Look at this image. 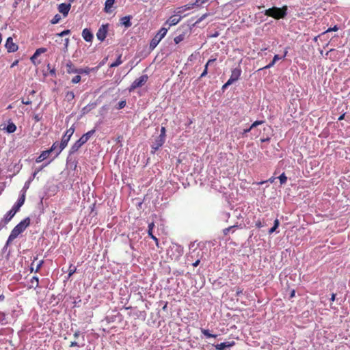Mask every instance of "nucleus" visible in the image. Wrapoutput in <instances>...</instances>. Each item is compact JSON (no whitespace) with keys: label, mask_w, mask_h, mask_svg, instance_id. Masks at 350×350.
I'll list each match as a JSON object with an SVG mask.
<instances>
[{"label":"nucleus","mask_w":350,"mask_h":350,"mask_svg":"<svg viewBox=\"0 0 350 350\" xmlns=\"http://www.w3.org/2000/svg\"><path fill=\"white\" fill-rule=\"evenodd\" d=\"M241 75V69L240 67L234 68L231 71V75L229 78V81L232 83L237 81Z\"/></svg>","instance_id":"obj_9"},{"label":"nucleus","mask_w":350,"mask_h":350,"mask_svg":"<svg viewBox=\"0 0 350 350\" xmlns=\"http://www.w3.org/2000/svg\"><path fill=\"white\" fill-rule=\"evenodd\" d=\"M70 139V138L68 136H66L65 135L62 136L61 142L59 143V148L56 152V155H55V157H57L60 152L67 146Z\"/></svg>","instance_id":"obj_10"},{"label":"nucleus","mask_w":350,"mask_h":350,"mask_svg":"<svg viewBox=\"0 0 350 350\" xmlns=\"http://www.w3.org/2000/svg\"><path fill=\"white\" fill-rule=\"evenodd\" d=\"M39 286V279L37 276H33L29 282L28 289L36 288Z\"/></svg>","instance_id":"obj_16"},{"label":"nucleus","mask_w":350,"mask_h":350,"mask_svg":"<svg viewBox=\"0 0 350 350\" xmlns=\"http://www.w3.org/2000/svg\"><path fill=\"white\" fill-rule=\"evenodd\" d=\"M208 1V0H196V1L193 3V5H195L196 7H199L206 3Z\"/></svg>","instance_id":"obj_44"},{"label":"nucleus","mask_w":350,"mask_h":350,"mask_svg":"<svg viewBox=\"0 0 350 350\" xmlns=\"http://www.w3.org/2000/svg\"><path fill=\"white\" fill-rule=\"evenodd\" d=\"M41 171V169H37L35 170L33 174H32V176L30 178H31V180L36 177V174Z\"/></svg>","instance_id":"obj_62"},{"label":"nucleus","mask_w":350,"mask_h":350,"mask_svg":"<svg viewBox=\"0 0 350 350\" xmlns=\"http://www.w3.org/2000/svg\"><path fill=\"white\" fill-rule=\"evenodd\" d=\"M22 103L26 105L31 104V100L29 98L27 99H23Z\"/></svg>","instance_id":"obj_54"},{"label":"nucleus","mask_w":350,"mask_h":350,"mask_svg":"<svg viewBox=\"0 0 350 350\" xmlns=\"http://www.w3.org/2000/svg\"><path fill=\"white\" fill-rule=\"evenodd\" d=\"M154 227V224L153 222H151L148 224V234L150 237V238L156 242V244L158 245V239L154 235H153L152 230Z\"/></svg>","instance_id":"obj_22"},{"label":"nucleus","mask_w":350,"mask_h":350,"mask_svg":"<svg viewBox=\"0 0 350 350\" xmlns=\"http://www.w3.org/2000/svg\"><path fill=\"white\" fill-rule=\"evenodd\" d=\"M275 179H276V178H275V177L272 176V177H271L270 178H269L266 182H269V183H274V181H275Z\"/></svg>","instance_id":"obj_64"},{"label":"nucleus","mask_w":350,"mask_h":350,"mask_svg":"<svg viewBox=\"0 0 350 350\" xmlns=\"http://www.w3.org/2000/svg\"><path fill=\"white\" fill-rule=\"evenodd\" d=\"M338 26H337V25H335V26H334V27H332V28H329L328 29H327V31H325V33H327V32H330V31H338Z\"/></svg>","instance_id":"obj_57"},{"label":"nucleus","mask_w":350,"mask_h":350,"mask_svg":"<svg viewBox=\"0 0 350 350\" xmlns=\"http://www.w3.org/2000/svg\"><path fill=\"white\" fill-rule=\"evenodd\" d=\"M196 5H193V3H191V4H187V5L182 6V8L185 12V11H187V10H189L193 8Z\"/></svg>","instance_id":"obj_43"},{"label":"nucleus","mask_w":350,"mask_h":350,"mask_svg":"<svg viewBox=\"0 0 350 350\" xmlns=\"http://www.w3.org/2000/svg\"><path fill=\"white\" fill-rule=\"evenodd\" d=\"M115 0H107L105 3V12L107 13L111 12V8H112Z\"/></svg>","instance_id":"obj_25"},{"label":"nucleus","mask_w":350,"mask_h":350,"mask_svg":"<svg viewBox=\"0 0 350 350\" xmlns=\"http://www.w3.org/2000/svg\"><path fill=\"white\" fill-rule=\"evenodd\" d=\"M65 43H64V51H66L68 50V44H69V38H66L65 39Z\"/></svg>","instance_id":"obj_56"},{"label":"nucleus","mask_w":350,"mask_h":350,"mask_svg":"<svg viewBox=\"0 0 350 350\" xmlns=\"http://www.w3.org/2000/svg\"><path fill=\"white\" fill-rule=\"evenodd\" d=\"M234 344L235 342L234 341H227L219 344L213 345V346L217 350H225L228 347H232L234 345Z\"/></svg>","instance_id":"obj_13"},{"label":"nucleus","mask_w":350,"mask_h":350,"mask_svg":"<svg viewBox=\"0 0 350 350\" xmlns=\"http://www.w3.org/2000/svg\"><path fill=\"white\" fill-rule=\"evenodd\" d=\"M182 18L183 16H178V15L174 14L168 18L166 21V24H168L170 26L176 25L180 21Z\"/></svg>","instance_id":"obj_15"},{"label":"nucleus","mask_w":350,"mask_h":350,"mask_svg":"<svg viewBox=\"0 0 350 350\" xmlns=\"http://www.w3.org/2000/svg\"><path fill=\"white\" fill-rule=\"evenodd\" d=\"M46 51V48H39L38 49L34 54L31 57V61L32 62V63L33 64H36V62H35V59L39 57V55L41 54V53H44Z\"/></svg>","instance_id":"obj_18"},{"label":"nucleus","mask_w":350,"mask_h":350,"mask_svg":"<svg viewBox=\"0 0 350 350\" xmlns=\"http://www.w3.org/2000/svg\"><path fill=\"white\" fill-rule=\"evenodd\" d=\"M215 60H216V59H210L208 60V62H206V64L204 66V69L203 72L200 75V78L204 77L207 75L208 66L211 65V64H213Z\"/></svg>","instance_id":"obj_23"},{"label":"nucleus","mask_w":350,"mask_h":350,"mask_svg":"<svg viewBox=\"0 0 350 350\" xmlns=\"http://www.w3.org/2000/svg\"><path fill=\"white\" fill-rule=\"evenodd\" d=\"M185 35L184 33L180 34L176 36L174 39V41L176 44H179L185 39Z\"/></svg>","instance_id":"obj_33"},{"label":"nucleus","mask_w":350,"mask_h":350,"mask_svg":"<svg viewBox=\"0 0 350 350\" xmlns=\"http://www.w3.org/2000/svg\"><path fill=\"white\" fill-rule=\"evenodd\" d=\"M279 225H280L279 220L278 219H275L273 226L269 229V234L273 233L276 230V229L278 228Z\"/></svg>","instance_id":"obj_31"},{"label":"nucleus","mask_w":350,"mask_h":350,"mask_svg":"<svg viewBox=\"0 0 350 350\" xmlns=\"http://www.w3.org/2000/svg\"><path fill=\"white\" fill-rule=\"evenodd\" d=\"M66 100L70 102L75 98V94L72 91H69L66 94Z\"/></svg>","instance_id":"obj_37"},{"label":"nucleus","mask_w":350,"mask_h":350,"mask_svg":"<svg viewBox=\"0 0 350 350\" xmlns=\"http://www.w3.org/2000/svg\"><path fill=\"white\" fill-rule=\"evenodd\" d=\"M30 225V219L29 217L25 218L19 224H18L11 231V239H16L17 237L25 230V229Z\"/></svg>","instance_id":"obj_2"},{"label":"nucleus","mask_w":350,"mask_h":350,"mask_svg":"<svg viewBox=\"0 0 350 350\" xmlns=\"http://www.w3.org/2000/svg\"><path fill=\"white\" fill-rule=\"evenodd\" d=\"M84 345H85L84 343H83L82 345H79L77 342L72 341V342H70V347H83Z\"/></svg>","instance_id":"obj_51"},{"label":"nucleus","mask_w":350,"mask_h":350,"mask_svg":"<svg viewBox=\"0 0 350 350\" xmlns=\"http://www.w3.org/2000/svg\"><path fill=\"white\" fill-rule=\"evenodd\" d=\"M275 63L273 62V61L272 60L268 65H267L266 66H265L263 68L265 69H268V68H271L272 66H274Z\"/></svg>","instance_id":"obj_60"},{"label":"nucleus","mask_w":350,"mask_h":350,"mask_svg":"<svg viewBox=\"0 0 350 350\" xmlns=\"http://www.w3.org/2000/svg\"><path fill=\"white\" fill-rule=\"evenodd\" d=\"M76 271L77 268L71 265L68 269V276L70 277L72 275L76 272Z\"/></svg>","instance_id":"obj_42"},{"label":"nucleus","mask_w":350,"mask_h":350,"mask_svg":"<svg viewBox=\"0 0 350 350\" xmlns=\"http://www.w3.org/2000/svg\"><path fill=\"white\" fill-rule=\"evenodd\" d=\"M31 182V178H29V180H27L24 185L23 190H26L29 188V184Z\"/></svg>","instance_id":"obj_55"},{"label":"nucleus","mask_w":350,"mask_h":350,"mask_svg":"<svg viewBox=\"0 0 350 350\" xmlns=\"http://www.w3.org/2000/svg\"><path fill=\"white\" fill-rule=\"evenodd\" d=\"M86 143L83 138L81 137L71 146L69 150V155L67 158V161H70L71 159V155L77 152L79 149Z\"/></svg>","instance_id":"obj_5"},{"label":"nucleus","mask_w":350,"mask_h":350,"mask_svg":"<svg viewBox=\"0 0 350 350\" xmlns=\"http://www.w3.org/2000/svg\"><path fill=\"white\" fill-rule=\"evenodd\" d=\"M96 103H90V104L87 105L86 106H85L82 109L81 112L83 114H86L88 112H90L91 110L94 109L96 107Z\"/></svg>","instance_id":"obj_24"},{"label":"nucleus","mask_w":350,"mask_h":350,"mask_svg":"<svg viewBox=\"0 0 350 350\" xmlns=\"http://www.w3.org/2000/svg\"><path fill=\"white\" fill-rule=\"evenodd\" d=\"M122 63V61L121 60V55H120L118 56V57L117 58V59L110 65V67L113 68V67L118 66Z\"/></svg>","instance_id":"obj_35"},{"label":"nucleus","mask_w":350,"mask_h":350,"mask_svg":"<svg viewBox=\"0 0 350 350\" xmlns=\"http://www.w3.org/2000/svg\"><path fill=\"white\" fill-rule=\"evenodd\" d=\"M59 142H55L53 143V144L52 145L51 148L49 149L48 150L50 151L51 153L52 152H55L56 153L57 150H58V148H59Z\"/></svg>","instance_id":"obj_32"},{"label":"nucleus","mask_w":350,"mask_h":350,"mask_svg":"<svg viewBox=\"0 0 350 350\" xmlns=\"http://www.w3.org/2000/svg\"><path fill=\"white\" fill-rule=\"evenodd\" d=\"M95 132H96V130L92 129L91 131H89L86 133L83 134L81 136V137L83 138L84 140L87 142L92 137V136L95 133Z\"/></svg>","instance_id":"obj_28"},{"label":"nucleus","mask_w":350,"mask_h":350,"mask_svg":"<svg viewBox=\"0 0 350 350\" xmlns=\"http://www.w3.org/2000/svg\"><path fill=\"white\" fill-rule=\"evenodd\" d=\"M185 12V10H183L182 6L177 8V10L175 11V14L178 15V16H182L181 14Z\"/></svg>","instance_id":"obj_50"},{"label":"nucleus","mask_w":350,"mask_h":350,"mask_svg":"<svg viewBox=\"0 0 350 350\" xmlns=\"http://www.w3.org/2000/svg\"><path fill=\"white\" fill-rule=\"evenodd\" d=\"M148 77L147 75H144L136 79L129 88L130 92L134 91L137 88L142 87L148 81Z\"/></svg>","instance_id":"obj_4"},{"label":"nucleus","mask_w":350,"mask_h":350,"mask_svg":"<svg viewBox=\"0 0 350 350\" xmlns=\"http://www.w3.org/2000/svg\"><path fill=\"white\" fill-rule=\"evenodd\" d=\"M7 323H8V321L6 320L5 313L0 312V324L5 325Z\"/></svg>","instance_id":"obj_36"},{"label":"nucleus","mask_w":350,"mask_h":350,"mask_svg":"<svg viewBox=\"0 0 350 350\" xmlns=\"http://www.w3.org/2000/svg\"><path fill=\"white\" fill-rule=\"evenodd\" d=\"M66 72L68 74H77L78 68H75V66L70 61H68L66 65Z\"/></svg>","instance_id":"obj_19"},{"label":"nucleus","mask_w":350,"mask_h":350,"mask_svg":"<svg viewBox=\"0 0 350 350\" xmlns=\"http://www.w3.org/2000/svg\"><path fill=\"white\" fill-rule=\"evenodd\" d=\"M165 139L158 135L156 136L154 139V141L151 144V153L154 154L155 152L159 150L165 143Z\"/></svg>","instance_id":"obj_6"},{"label":"nucleus","mask_w":350,"mask_h":350,"mask_svg":"<svg viewBox=\"0 0 350 350\" xmlns=\"http://www.w3.org/2000/svg\"><path fill=\"white\" fill-rule=\"evenodd\" d=\"M232 84V83L231 81H230L229 80H228L227 82L222 86V89L225 90Z\"/></svg>","instance_id":"obj_58"},{"label":"nucleus","mask_w":350,"mask_h":350,"mask_svg":"<svg viewBox=\"0 0 350 350\" xmlns=\"http://www.w3.org/2000/svg\"><path fill=\"white\" fill-rule=\"evenodd\" d=\"M237 225H233V226H230V227H228V228H224V229L223 230V234H224L225 236H226V235H228V233H229V232H234V228H237Z\"/></svg>","instance_id":"obj_29"},{"label":"nucleus","mask_w":350,"mask_h":350,"mask_svg":"<svg viewBox=\"0 0 350 350\" xmlns=\"http://www.w3.org/2000/svg\"><path fill=\"white\" fill-rule=\"evenodd\" d=\"M5 47L8 53H14L18 49V45L13 42L12 37L7 38Z\"/></svg>","instance_id":"obj_8"},{"label":"nucleus","mask_w":350,"mask_h":350,"mask_svg":"<svg viewBox=\"0 0 350 350\" xmlns=\"http://www.w3.org/2000/svg\"><path fill=\"white\" fill-rule=\"evenodd\" d=\"M70 30L66 29V30H64V31H62V32H60L59 33H57V36H59V37H64L65 36H67V35L70 34Z\"/></svg>","instance_id":"obj_45"},{"label":"nucleus","mask_w":350,"mask_h":350,"mask_svg":"<svg viewBox=\"0 0 350 350\" xmlns=\"http://www.w3.org/2000/svg\"><path fill=\"white\" fill-rule=\"evenodd\" d=\"M287 53H288V51L286 50V51H284V55H283L282 57H280V56H279L278 55H274V57H273V62H275V63L277 61H278V60H280V59H282V58H284V57L286 56Z\"/></svg>","instance_id":"obj_40"},{"label":"nucleus","mask_w":350,"mask_h":350,"mask_svg":"<svg viewBox=\"0 0 350 350\" xmlns=\"http://www.w3.org/2000/svg\"><path fill=\"white\" fill-rule=\"evenodd\" d=\"M200 262V258H198L193 263V267H197L198 265H199Z\"/></svg>","instance_id":"obj_63"},{"label":"nucleus","mask_w":350,"mask_h":350,"mask_svg":"<svg viewBox=\"0 0 350 350\" xmlns=\"http://www.w3.org/2000/svg\"><path fill=\"white\" fill-rule=\"evenodd\" d=\"M60 20H61V16L59 14H56L52 18L51 23L52 24H57V23H58L59 22Z\"/></svg>","instance_id":"obj_41"},{"label":"nucleus","mask_w":350,"mask_h":350,"mask_svg":"<svg viewBox=\"0 0 350 350\" xmlns=\"http://www.w3.org/2000/svg\"><path fill=\"white\" fill-rule=\"evenodd\" d=\"M82 37L86 42H91L94 36L89 29L85 28L82 31Z\"/></svg>","instance_id":"obj_14"},{"label":"nucleus","mask_w":350,"mask_h":350,"mask_svg":"<svg viewBox=\"0 0 350 350\" xmlns=\"http://www.w3.org/2000/svg\"><path fill=\"white\" fill-rule=\"evenodd\" d=\"M25 193L24 192L19 197L17 202L14 204V206H12V208L11 209H12L14 211L17 213L19 211L20 208L23 205V204L25 202Z\"/></svg>","instance_id":"obj_11"},{"label":"nucleus","mask_w":350,"mask_h":350,"mask_svg":"<svg viewBox=\"0 0 350 350\" xmlns=\"http://www.w3.org/2000/svg\"><path fill=\"white\" fill-rule=\"evenodd\" d=\"M252 129H250V126L249 128H247V129H244V130L243 131L242 133H241V134H242V135H243V136L246 135V134H247V133H249Z\"/></svg>","instance_id":"obj_61"},{"label":"nucleus","mask_w":350,"mask_h":350,"mask_svg":"<svg viewBox=\"0 0 350 350\" xmlns=\"http://www.w3.org/2000/svg\"><path fill=\"white\" fill-rule=\"evenodd\" d=\"M3 129L8 133H13L16 130V126L13 122H9L8 126Z\"/></svg>","instance_id":"obj_27"},{"label":"nucleus","mask_w":350,"mask_h":350,"mask_svg":"<svg viewBox=\"0 0 350 350\" xmlns=\"http://www.w3.org/2000/svg\"><path fill=\"white\" fill-rule=\"evenodd\" d=\"M11 238H12V234H10L9 237H8V240L6 241V243L5 245V247H8V245L10 244V243L15 239H11Z\"/></svg>","instance_id":"obj_53"},{"label":"nucleus","mask_w":350,"mask_h":350,"mask_svg":"<svg viewBox=\"0 0 350 350\" xmlns=\"http://www.w3.org/2000/svg\"><path fill=\"white\" fill-rule=\"evenodd\" d=\"M16 213L15 211L11 209L7 213L4 218L1 221H3V225L5 226L12 219Z\"/></svg>","instance_id":"obj_17"},{"label":"nucleus","mask_w":350,"mask_h":350,"mask_svg":"<svg viewBox=\"0 0 350 350\" xmlns=\"http://www.w3.org/2000/svg\"><path fill=\"white\" fill-rule=\"evenodd\" d=\"M75 132V127L72 126L70 129H67L65 132L64 135L66 136H68V137L71 138L72 135H73Z\"/></svg>","instance_id":"obj_38"},{"label":"nucleus","mask_w":350,"mask_h":350,"mask_svg":"<svg viewBox=\"0 0 350 350\" xmlns=\"http://www.w3.org/2000/svg\"><path fill=\"white\" fill-rule=\"evenodd\" d=\"M167 29L162 27L154 36L150 42V49L153 50L158 45L160 41L165 37L167 32Z\"/></svg>","instance_id":"obj_3"},{"label":"nucleus","mask_w":350,"mask_h":350,"mask_svg":"<svg viewBox=\"0 0 350 350\" xmlns=\"http://www.w3.org/2000/svg\"><path fill=\"white\" fill-rule=\"evenodd\" d=\"M131 16H126L122 17L120 19L121 24L126 28L130 27L132 25V23L131 22Z\"/></svg>","instance_id":"obj_21"},{"label":"nucleus","mask_w":350,"mask_h":350,"mask_svg":"<svg viewBox=\"0 0 350 350\" xmlns=\"http://www.w3.org/2000/svg\"><path fill=\"white\" fill-rule=\"evenodd\" d=\"M81 79V76L78 74L77 75L75 76L72 79V83H78L80 82Z\"/></svg>","instance_id":"obj_47"},{"label":"nucleus","mask_w":350,"mask_h":350,"mask_svg":"<svg viewBox=\"0 0 350 350\" xmlns=\"http://www.w3.org/2000/svg\"><path fill=\"white\" fill-rule=\"evenodd\" d=\"M94 70H95L94 68H89V67H85L84 68H78L77 74H79V75H81V74L88 75L92 71H94Z\"/></svg>","instance_id":"obj_26"},{"label":"nucleus","mask_w":350,"mask_h":350,"mask_svg":"<svg viewBox=\"0 0 350 350\" xmlns=\"http://www.w3.org/2000/svg\"><path fill=\"white\" fill-rule=\"evenodd\" d=\"M50 154H51V152L48 150L42 151L41 152V154H40V156L36 158V162L38 163H41L42 161H43L46 159H47Z\"/></svg>","instance_id":"obj_20"},{"label":"nucleus","mask_w":350,"mask_h":350,"mask_svg":"<svg viewBox=\"0 0 350 350\" xmlns=\"http://www.w3.org/2000/svg\"><path fill=\"white\" fill-rule=\"evenodd\" d=\"M278 179L280 180V185H284L287 181V177L284 173H282L278 176Z\"/></svg>","instance_id":"obj_34"},{"label":"nucleus","mask_w":350,"mask_h":350,"mask_svg":"<svg viewBox=\"0 0 350 350\" xmlns=\"http://www.w3.org/2000/svg\"><path fill=\"white\" fill-rule=\"evenodd\" d=\"M43 263H44V261H43L42 260H40V261L38 263V265H37V266H36V270H35V272H36V273H37V272H38V271H39V270H40V269L41 268V267L42 266Z\"/></svg>","instance_id":"obj_52"},{"label":"nucleus","mask_w":350,"mask_h":350,"mask_svg":"<svg viewBox=\"0 0 350 350\" xmlns=\"http://www.w3.org/2000/svg\"><path fill=\"white\" fill-rule=\"evenodd\" d=\"M70 3H61L58 6L59 12L63 14L64 16H66L70 10Z\"/></svg>","instance_id":"obj_12"},{"label":"nucleus","mask_w":350,"mask_h":350,"mask_svg":"<svg viewBox=\"0 0 350 350\" xmlns=\"http://www.w3.org/2000/svg\"><path fill=\"white\" fill-rule=\"evenodd\" d=\"M201 332L206 338H216L217 336L216 334H211L208 329H202Z\"/></svg>","instance_id":"obj_30"},{"label":"nucleus","mask_w":350,"mask_h":350,"mask_svg":"<svg viewBox=\"0 0 350 350\" xmlns=\"http://www.w3.org/2000/svg\"><path fill=\"white\" fill-rule=\"evenodd\" d=\"M288 7L284 5L282 8L272 7L266 10L264 12L265 15L273 17L275 19L284 18L287 15Z\"/></svg>","instance_id":"obj_1"},{"label":"nucleus","mask_w":350,"mask_h":350,"mask_svg":"<svg viewBox=\"0 0 350 350\" xmlns=\"http://www.w3.org/2000/svg\"><path fill=\"white\" fill-rule=\"evenodd\" d=\"M108 29H109V24L102 25L99 27V29L96 33V37L98 40L103 42L106 38Z\"/></svg>","instance_id":"obj_7"},{"label":"nucleus","mask_w":350,"mask_h":350,"mask_svg":"<svg viewBox=\"0 0 350 350\" xmlns=\"http://www.w3.org/2000/svg\"><path fill=\"white\" fill-rule=\"evenodd\" d=\"M126 105V100H120L116 105V108L117 109H123Z\"/></svg>","instance_id":"obj_39"},{"label":"nucleus","mask_w":350,"mask_h":350,"mask_svg":"<svg viewBox=\"0 0 350 350\" xmlns=\"http://www.w3.org/2000/svg\"><path fill=\"white\" fill-rule=\"evenodd\" d=\"M255 226L258 228H260L263 227V224L261 223V221L260 220H258L256 221Z\"/></svg>","instance_id":"obj_59"},{"label":"nucleus","mask_w":350,"mask_h":350,"mask_svg":"<svg viewBox=\"0 0 350 350\" xmlns=\"http://www.w3.org/2000/svg\"><path fill=\"white\" fill-rule=\"evenodd\" d=\"M209 15L208 13H206L204 14H203L202 16H201L196 21V24H198L200 23H201L203 20H204Z\"/></svg>","instance_id":"obj_48"},{"label":"nucleus","mask_w":350,"mask_h":350,"mask_svg":"<svg viewBox=\"0 0 350 350\" xmlns=\"http://www.w3.org/2000/svg\"><path fill=\"white\" fill-rule=\"evenodd\" d=\"M263 123H264V121H262V120H256L252 124V125L250 126V129H254Z\"/></svg>","instance_id":"obj_46"},{"label":"nucleus","mask_w":350,"mask_h":350,"mask_svg":"<svg viewBox=\"0 0 350 350\" xmlns=\"http://www.w3.org/2000/svg\"><path fill=\"white\" fill-rule=\"evenodd\" d=\"M159 136L163 137V138H166V130H165V128L164 126H162L161 128V131H160V134L159 135Z\"/></svg>","instance_id":"obj_49"}]
</instances>
